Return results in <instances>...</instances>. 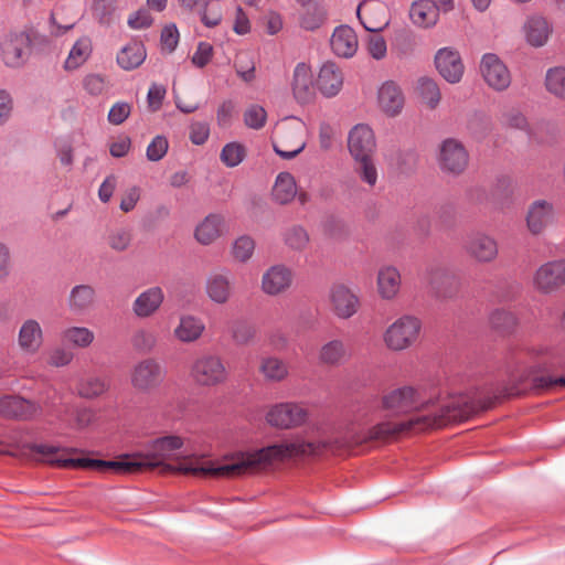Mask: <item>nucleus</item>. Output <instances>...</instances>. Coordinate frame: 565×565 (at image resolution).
Wrapping results in <instances>:
<instances>
[{"instance_id": "1", "label": "nucleus", "mask_w": 565, "mask_h": 565, "mask_svg": "<svg viewBox=\"0 0 565 565\" xmlns=\"http://www.w3.org/2000/svg\"><path fill=\"white\" fill-rule=\"evenodd\" d=\"M184 440L180 436H164L156 439L145 454L134 459L106 461L90 458H72L78 452L74 448L52 445H33L31 451L36 460L58 468H81L100 472L132 473L141 470H157L160 475H184L200 478H236L255 473L275 462L290 459L287 440L254 451L233 455L225 463L215 465L204 456L181 455Z\"/></svg>"}, {"instance_id": "2", "label": "nucleus", "mask_w": 565, "mask_h": 565, "mask_svg": "<svg viewBox=\"0 0 565 565\" xmlns=\"http://www.w3.org/2000/svg\"><path fill=\"white\" fill-rule=\"evenodd\" d=\"M382 408L395 416L415 413L409 419L392 423L382 422L369 429L330 433L316 428L287 440L290 459L343 455L355 447L374 440H386L404 433H422L440 428L450 423L467 420L478 407L467 395L450 396L440 404L425 399L413 386L394 388L382 396Z\"/></svg>"}, {"instance_id": "3", "label": "nucleus", "mask_w": 565, "mask_h": 565, "mask_svg": "<svg viewBox=\"0 0 565 565\" xmlns=\"http://www.w3.org/2000/svg\"><path fill=\"white\" fill-rule=\"evenodd\" d=\"M306 124L297 117L279 121L273 132L275 152L282 159H292L306 147Z\"/></svg>"}, {"instance_id": "4", "label": "nucleus", "mask_w": 565, "mask_h": 565, "mask_svg": "<svg viewBox=\"0 0 565 565\" xmlns=\"http://www.w3.org/2000/svg\"><path fill=\"white\" fill-rule=\"evenodd\" d=\"M189 374L196 386L204 388L223 385L230 377L224 359L211 352L198 355L190 365Z\"/></svg>"}, {"instance_id": "5", "label": "nucleus", "mask_w": 565, "mask_h": 565, "mask_svg": "<svg viewBox=\"0 0 565 565\" xmlns=\"http://www.w3.org/2000/svg\"><path fill=\"white\" fill-rule=\"evenodd\" d=\"M422 322L418 318L411 315L401 316L384 330L383 343L392 352L405 351L417 342Z\"/></svg>"}, {"instance_id": "6", "label": "nucleus", "mask_w": 565, "mask_h": 565, "mask_svg": "<svg viewBox=\"0 0 565 565\" xmlns=\"http://www.w3.org/2000/svg\"><path fill=\"white\" fill-rule=\"evenodd\" d=\"M32 52V41L26 32H11L0 41V56L2 62L12 68L23 66Z\"/></svg>"}, {"instance_id": "7", "label": "nucleus", "mask_w": 565, "mask_h": 565, "mask_svg": "<svg viewBox=\"0 0 565 565\" xmlns=\"http://www.w3.org/2000/svg\"><path fill=\"white\" fill-rule=\"evenodd\" d=\"M166 377L163 366L153 358L137 362L130 372V384L140 393H149L158 388Z\"/></svg>"}, {"instance_id": "8", "label": "nucleus", "mask_w": 565, "mask_h": 565, "mask_svg": "<svg viewBox=\"0 0 565 565\" xmlns=\"http://www.w3.org/2000/svg\"><path fill=\"white\" fill-rule=\"evenodd\" d=\"M463 250L475 263L489 265L499 257V243L494 236L478 231L467 237Z\"/></svg>"}, {"instance_id": "9", "label": "nucleus", "mask_w": 565, "mask_h": 565, "mask_svg": "<svg viewBox=\"0 0 565 565\" xmlns=\"http://www.w3.org/2000/svg\"><path fill=\"white\" fill-rule=\"evenodd\" d=\"M308 418L307 409L297 403H279L270 406L265 415L268 425L289 429L302 425Z\"/></svg>"}, {"instance_id": "10", "label": "nucleus", "mask_w": 565, "mask_h": 565, "mask_svg": "<svg viewBox=\"0 0 565 565\" xmlns=\"http://www.w3.org/2000/svg\"><path fill=\"white\" fill-rule=\"evenodd\" d=\"M469 154L463 145L457 139H446L439 146L438 163L448 174L459 175L468 167Z\"/></svg>"}, {"instance_id": "11", "label": "nucleus", "mask_w": 565, "mask_h": 565, "mask_svg": "<svg viewBox=\"0 0 565 565\" xmlns=\"http://www.w3.org/2000/svg\"><path fill=\"white\" fill-rule=\"evenodd\" d=\"M534 287L543 294H552L565 286V259L541 265L533 278Z\"/></svg>"}, {"instance_id": "12", "label": "nucleus", "mask_w": 565, "mask_h": 565, "mask_svg": "<svg viewBox=\"0 0 565 565\" xmlns=\"http://www.w3.org/2000/svg\"><path fill=\"white\" fill-rule=\"evenodd\" d=\"M480 72L484 82L494 90H505L511 84V74L507 65L493 53H487L480 62Z\"/></svg>"}, {"instance_id": "13", "label": "nucleus", "mask_w": 565, "mask_h": 565, "mask_svg": "<svg viewBox=\"0 0 565 565\" xmlns=\"http://www.w3.org/2000/svg\"><path fill=\"white\" fill-rule=\"evenodd\" d=\"M294 282V271L284 264L268 267L262 275L260 289L267 296H279L289 290Z\"/></svg>"}, {"instance_id": "14", "label": "nucleus", "mask_w": 565, "mask_h": 565, "mask_svg": "<svg viewBox=\"0 0 565 565\" xmlns=\"http://www.w3.org/2000/svg\"><path fill=\"white\" fill-rule=\"evenodd\" d=\"M330 309L339 319H350L360 309L359 296L348 286L339 284L330 289Z\"/></svg>"}, {"instance_id": "15", "label": "nucleus", "mask_w": 565, "mask_h": 565, "mask_svg": "<svg viewBox=\"0 0 565 565\" xmlns=\"http://www.w3.org/2000/svg\"><path fill=\"white\" fill-rule=\"evenodd\" d=\"M348 149L353 159L373 157L376 150L373 129L365 124L355 125L348 136Z\"/></svg>"}, {"instance_id": "16", "label": "nucleus", "mask_w": 565, "mask_h": 565, "mask_svg": "<svg viewBox=\"0 0 565 565\" xmlns=\"http://www.w3.org/2000/svg\"><path fill=\"white\" fill-rule=\"evenodd\" d=\"M44 344V331L41 323L34 318L23 320L17 335L18 349L24 355L38 354Z\"/></svg>"}, {"instance_id": "17", "label": "nucleus", "mask_w": 565, "mask_h": 565, "mask_svg": "<svg viewBox=\"0 0 565 565\" xmlns=\"http://www.w3.org/2000/svg\"><path fill=\"white\" fill-rule=\"evenodd\" d=\"M207 298L216 305L227 303L235 289L233 275L228 270H220L211 273L204 285Z\"/></svg>"}, {"instance_id": "18", "label": "nucleus", "mask_w": 565, "mask_h": 565, "mask_svg": "<svg viewBox=\"0 0 565 565\" xmlns=\"http://www.w3.org/2000/svg\"><path fill=\"white\" fill-rule=\"evenodd\" d=\"M290 89L298 104L306 105L315 99L313 74L309 64L298 63L290 78Z\"/></svg>"}, {"instance_id": "19", "label": "nucleus", "mask_w": 565, "mask_h": 565, "mask_svg": "<svg viewBox=\"0 0 565 565\" xmlns=\"http://www.w3.org/2000/svg\"><path fill=\"white\" fill-rule=\"evenodd\" d=\"M555 220L556 211L553 203L547 200H535L527 207L526 227L533 235L542 234Z\"/></svg>"}, {"instance_id": "20", "label": "nucleus", "mask_w": 565, "mask_h": 565, "mask_svg": "<svg viewBox=\"0 0 565 565\" xmlns=\"http://www.w3.org/2000/svg\"><path fill=\"white\" fill-rule=\"evenodd\" d=\"M356 13L367 32H381L390 23L387 8L380 1H363L359 4Z\"/></svg>"}, {"instance_id": "21", "label": "nucleus", "mask_w": 565, "mask_h": 565, "mask_svg": "<svg viewBox=\"0 0 565 565\" xmlns=\"http://www.w3.org/2000/svg\"><path fill=\"white\" fill-rule=\"evenodd\" d=\"M42 414V406L21 396L0 397V415L7 418L32 419Z\"/></svg>"}, {"instance_id": "22", "label": "nucleus", "mask_w": 565, "mask_h": 565, "mask_svg": "<svg viewBox=\"0 0 565 565\" xmlns=\"http://www.w3.org/2000/svg\"><path fill=\"white\" fill-rule=\"evenodd\" d=\"M402 290L401 271L393 265L381 266L376 273V294L383 301H395Z\"/></svg>"}, {"instance_id": "23", "label": "nucleus", "mask_w": 565, "mask_h": 565, "mask_svg": "<svg viewBox=\"0 0 565 565\" xmlns=\"http://www.w3.org/2000/svg\"><path fill=\"white\" fill-rule=\"evenodd\" d=\"M404 105V94L396 83L387 81L380 86L377 90V106L385 116L392 118L398 116Z\"/></svg>"}, {"instance_id": "24", "label": "nucleus", "mask_w": 565, "mask_h": 565, "mask_svg": "<svg viewBox=\"0 0 565 565\" xmlns=\"http://www.w3.org/2000/svg\"><path fill=\"white\" fill-rule=\"evenodd\" d=\"M164 301V291L159 286H152L140 292L132 301L131 310L139 319L156 315Z\"/></svg>"}, {"instance_id": "25", "label": "nucleus", "mask_w": 565, "mask_h": 565, "mask_svg": "<svg viewBox=\"0 0 565 565\" xmlns=\"http://www.w3.org/2000/svg\"><path fill=\"white\" fill-rule=\"evenodd\" d=\"M66 303L70 312L76 316L92 311L97 303L95 287L89 284L75 285L70 290Z\"/></svg>"}, {"instance_id": "26", "label": "nucleus", "mask_w": 565, "mask_h": 565, "mask_svg": "<svg viewBox=\"0 0 565 565\" xmlns=\"http://www.w3.org/2000/svg\"><path fill=\"white\" fill-rule=\"evenodd\" d=\"M439 74L449 83H458L463 75V64L457 51L440 49L435 57Z\"/></svg>"}, {"instance_id": "27", "label": "nucleus", "mask_w": 565, "mask_h": 565, "mask_svg": "<svg viewBox=\"0 0 565 565\" xmlns=\"http://www.w3.org/2000/svg\"><path fill=\"white\" fill-rule=\"evenodd\" d=\"M343 73L332 62L324 63L318 73L316 85L318 90L327 98L337 96L343 87Z\"/></svg>"}, {"instance_id": "28", "label": "nucleus", "mask_w": 565, "mask_h": 565, "mask_svg": "<svg viewBox=\"0 0 565 565\" xmlns=\"http://www.w3.org/2000/svg\"><path fill=\"white\" fill-rule=\"evenodd\" d=\"M330 45L332 52L339 57H352L359 47L355 31L349 25L337 26L331 35Z\"/></svg>"}, {"instance_id": "29", "label": "nucleus", "mask_w": 565, "mask_h": 565, "mask_svg": "<svg viewBox=\"0 0 565 565\" xmlns=\"http://www.w3.org/2000/svg\"><path fill=\"white\" fill-rule=\"evenodd\" d=\"M350 359L345 343L340 339H333L318 351V362L323 366L335 367L344 364Z\"/></svg>"}, {"instance_id": "30", "label": "nucleus", "mask_w": 565, "mask_h": 565, "mask_svg": "<svg viewBox=\"0 0 565 565\" xmlns=\"http://www.w3.org/2000/svg\"><path fill=\"white\" fill-rule=\"evenodd\" d=\"M526 42L534 47L546 44L552 34V26L547 20L540 15L530 17L523 26Z\"/></svg>"}, {"instance_id": "31", "label": "nucleus", "mask_w": 565, "mask_h": 565, "mask_svg": "<svg viewBox=\"0 0 565 565\" xmlns=\"http://www.w3.org/2000/svg\"><path fill=\"white\" fill-rule=\"evenodd\" d=\"M205 330L201 318L193 315H182L173 330V335L182 343H192L199 340Z\"/></svg>"}, {"instance_id": "32", "label": "nucleus", "mask_w": 565, "mask_h": 565, "mask_svg": "<svg viewBox=\"0 0 565 565\" xmlns=\"http://www.w3.org/2000/svg\"><path fill=\"white\" fill-rule=\"evenodd\" d=\"M429 284L437 296L441 298L454 297L459 287L458 277L454 273L443 268L434 269L430 273Z\"/></svg>"}, {"instance_id": "33", "label": "nucleus", "mask_w": 565, "mask_h": 565, "mask_svg": "<svg viewBox=\"0 0 565 565\" xmlns=\"http://www.w3.org/2000/svg\"><path fill=\"white\" fill-rule=\"evenodd\" d=\"M93 53V40L89 35L79 36L72 45L64 61L66 71H75L84 65Z\"/></svg>"}, {"instance_id": "34", "label": "nucleus", "mask_w": 565, "mask_h": 565, "mask_svg": "<svg viewBox=\"0 0 565 565\" xmlns=\"http://www.w3.org/2000/svg\"><path fill=\"white\" fill-rule=\"evenodd\" d=\"M409 17L414 24L430 28L438 21L439 8L431 0H418L412 4Z\"/></svg>"}, {"instance_id": "35", "label": "nucleus", "mask_w": 565, "mask_h": 565, "mask_svg": "<svg viewBox=\"0 0 565 565\" xmlns=\"http://www.w3.org/2000/svg\"><path fill=\"white\" fill-rule=\"evenodd\" d=\"M224 218L218 214L207 215L195 228L194 236L202 245H210L217 239L223 232Z\"/></svg>"}, {"instance_id": "36", "label": "nucleus", "mask_w": 565, "mask_h": 565, "mask_svg": "<svg viewBox=\"0 0 565 565\" xmlns=\"http://www.w3.org/2000/svg\"><path fill=\"white\" fill-rule=\"evenodd\" d=\"M146 56L145 45L141 42L132 41L118 52L117 63L122 70L131 71L139 67Z\"/></svg>"}, {"instance_id": "37", "label": "nucleus", "mask_w": 565, "mask_h": 565, "mask_svg": "<svg viewBox=\"0 0 565 565\" xmlns=\"http://www.w3.org/2000/svg\"><path fill=\"white\" fill-rule=\"evenodd\" d=\"M61 339L72 348L87 349L95 341V332L87 327L70 326L62 330Z\"/></svg>"}, {"instance_id": "38", "label": "nucleus", "mask_w": 565, "mask_h": 565, "mask_svg": "<svg viewBox=\"0 0 565 565\" xmlns=\"http://www.w3.org/2000/svg\"><path fill=\"white\" fill-rule=\"evenodd\" d=\"M273 199L279 204L290 203L297 194L295 178L288 172H280L273 186Z\"/></svg>"}, {"instance_id": "39", "label": "nucleus", "mask_w": 565, "mask_h": 565, "mask_svg": "<svg viewBox=\"0 0 565 565\" xmlns=\"http://www.w3.org/2000/svg\"><path fill=\"white\" fill-rule=\"evenodd\" d=\"M259 372L267 381L282 382L289 375V367L287 362L277 356H266L260 360Z\"/></svg>"}, {"instance_id": "40", "label": "nucleus", "mask_w": 565, "mask_h": 565, "mask_svg": "<svg viewBox=\"0 0 565 565\" xmlns=\"http://www.w3.org/2000/svg\"><path fill=\"white\" fill-rule=\"evenodd\" d=\"M416 92L420 102L429 109H435L441 99V93L437 83L428 77L417 81Z\"/></svg>"}, {"instance_id": "41", "label": "nucleus", "mask_w": 565, "mask_h": 565, "mask_svg": "<svg viewBox=\"0 0 565 565\" xmlns=\"http://www.w3.org/2000/svg\"><path fill=\"white\" fill-rule=\"evenodd\" d=\"M301 7L303 11L300 17V25L303 29L313 31L323 24L327 17L323 6L311 0L308 4Z\"/></svg>"}, {"instance_id": "42", "label": "nucleus", "mask_w": 565, "mask_h": 565, "mask_svg": "<svg viewBox=\"0 0 565 565\" xmlns=\"http://www.w3.org/2000/svg\"><path fill=\"white\" fill-rule=\"evenodd\" d=\"M544 86L547 93L559 100H565V67L554 66L546 71Z\"/></svg>"}, {"instance_id": "43", "label": "nucleus", "mask_w": 565, "mask_h": 565, "mask_svg": "<svg viewBox=\"0 0 565 565\" xmlns=\"http://www.w3.org/2000/svg\"><path fill=\"white\" fill-rule=\"evenodd\" d=\"M518 320L513 312L497 308L489 315V324L500 333H510L516 327Z\"/></svg>"}, {"instance_id": "44", "label": "nucleus", "mask_w": 565, "mask_h": 565, "mask_svg": "<svg viewBox=\"0 0 565 565\" xmlns=\"http://www.w3.org/2000/svg\"><path fill=\"white\" fill-rule=\"evenodd\" d=\"M109 388V383L102 376H89L78 385V394L84 398H96Z\"/></svg>"}, {"instance_id": "45", "label": "nucleus", "mask_w": 565, "mask_h": 565, "mask_svg": "<svg viewBox=\"0 0 565 565\" xmlns=\"http://www.w3.org/2000/svg\"><path fill=\"white\" fill-rule=\"evenodd\" d=\"M353 160L355 161L354 172L359 179L369 188H374L379 180V172L373 157Z\"/></svg>"}, {"instance_id": "46", "label": "nucleus", "mask_w": 565, "mask_h": 565, "mask_svg": "<svg viewBox=\"0 0 565 565\" xmlns=\"http://www.w3.org/2000/svg\"><path fill=\"white\" fill-rule=\"evenodd\" d=\"M284 243L292 250L301 252L307 248L310 237L306 228L300 225H292L284 232Z\"/></svg>"}, {"instance_id": "47", "label": "nucleus", "mask_w": 565, "mask_h": 565, "mask_svg": "<svg viewBox=\"0 0 565 565\" xmlns=\"http://www.w3.org/2000/svg\"><path fill=\"white\" fill-rule=\"evenodd\" d=\"M132 348L140 353H150L158 343V337L154 331L146 328L137 329L130 339Z\"/></svg>"}, {"instance_id": "48", "label": "nucleus", "mask_w": 565, "mask_h": 565, "mask_svg": "<svg viewBox=\"0 0 565 565\" xmlns=\"http://www.w3.org/2000/svg\"><path fill=\"white\" fill-rule=\"evenodd\" d=\"M500 122L503 127L518 129L522 131L529 130V121L523 111L516 107H507L501 111Z\"/></svg>"}, {"instance_id": "49", "label": "nucleus", "mask_w": 565, "mask_h": 565, "mask_svg": "<svg viewBox=\"0 0 565 565\" xmlns=\"http://www.w3.org/2000/svg\"><path fill=\"white\" fill-rule=\"evenodd\" d=\"M246 149L238 142L226 143L221 151V161L228 168L237 167L245 158Z\"/></svg>"}, {"instance_id": "50", "label": "nucleus", "mask_w": 565, "mask_h": 565, "mask_svg": "<svg viewBox=\"0 0 565 565\" xmlns=\"http://www.w3.org/2000/svg\"><path fill=\"white\" fill-rule=\"evenodd\" d=\"M255 250V242L250 236L243 235L236 238L232 246V255L239 263L248 262Z\"/></svg>"}, {"instance_id": "51", "label": "nucleus", "mask_w": 565, "mask_h": 565, "mask_svg": "<svg viewBox=\"0 0 565 565\" xmlns=\"http://www.w3.org/2000/svg\"><path fill=\"white\" fill-rule=\"evenodd\" d=\"M267 120V113L259 105H250L244 111V122L248 128L258 130L263 128Z\"/></svg>"}, {"instance_id": "52", "label": "nucleus", "mask_w": 565, "mask_h": 565, "mask_svg": "<svg viewBox=\"0 0 565 565\" xmlns=\"http://www.w3.org/2000/svg\"><path fill=\"white\" fill-rule=\"evenodd\" d=\"M117 9V0H94L93 14L99 23H109Z\"/></svg>"}, {"instance_id": "53", "label": "nucleus", "mask_w": 565, "mask_h": 565, "mask_svg": "<svg viewBox=\"0 0 565 565\" xmlns=\"http://www.w3.org/2000/svg\"><path fill=\"white\" fill-rule=\"evenodd\" d=\"M532 385L539 391L552 392L565 387V376L535 375Z\"/></svg>"}, {"instance_id": "54", "label": "nucleus", "mask_w": 565, "mask_h": 565, "mask_svg": "<svg viewBox=\"0 0 565 565\" xmlns=\"http://www.w3.org/2000/svg\"><path fill=\"white\" fill-rule=\"evenodd\" d=\"M366 49L375 60L384 58L387 52L386 42L380 32H370L366 38Z\"/></svg>"}, {"instance_id": "55", "label": "nucleus", "mask_w": 565, "mask_h": 565, "mask_svg": "<svg viewBox=\"0 0 565 565\" xmlns=\"http://www.w3.org/2000/svg\"><path fill=\"white\" fill-rule=\"evenodd\" d=\"M168 149V139L162 135H158L151 140V142L147 147V159L153 162L159 161L167 154Z\"/></svg>"}, {"instance_id": "56", "label": "nucleus", "mask_w": 565, "mask_h": 565, "mask_svg": "<svg viewBox=\"0 0 565 565\" xmlns=\"http://www.w3.org/2000/svg\"><path fill=\"white\" fill-rule=\"evenodd\" d=\"M74 353L63 347L52 349L47 356V364L53 367H64L72 363Z\"/></svg>"}, {"instance_id": "57", "label": "nucleus", "mask_w": 565, "mask_h": 565, "mask_svg": "<svg viewBox=\"0 0 565 565\" xmlns=\"http://www.w3.org/2000/svg\"><path fill=\"white\" fill-rule=\"evenodd\" d=\"M213 54L214 49L212 44L204 41L199 42L196 50L191 57V62L194 66L203 68L211 62Z\"/></svg>"}, {"instance_id": "58", "label": "nucleus", "mask_w": 565, "mask_h": 565, "mask_svg": "<svg viewBox=\"0 0 565 565\" xmlns=\"http://www.w3.org/2000/svg\"><path fill=\"white\" fill-rule=\"evenodd\" d=\"M131 113V105L125 102L115 103L108 113V121L113 125L122 124Z\"/></svg>"}, {"instance_id": "59", "label": "nucleus", "mask_w": 565, "mask_h": 565, "mask_svg": "<svg viewBox=\"0 0 565 565\" xmlns=\"http://www.w3.org/2000/svg\"><path fill=\"white\" fill-rule=\"evenodd\" d=\"M84 88L90 95H100L107 89L106 78L98 74H89L84 78Z\"/></svg>"}, {"instance_id": "60", "label": "nucleus", "mask_w": 565, "mask_h": 565, "mask_svg": "<svg viewBox=\"0 0 565 565\" xmlns=\"http://www.w3.org/2000/svg\"><path fill=\"white\" fill-rule=\"evenodd\" d=\"M72 415L74 424L71 426L75 429H84L95 420L94 411L87 407H77L73 411Z\"/></svg>"}, {"instance_id": "61", "label": "nucleus", "mask_w": 565, "mask_h": 565, "mask_svg": "<svg viewBox=\"0 0 565 565\" xmlns=\"http://www.w3.org/2000/svg\"><path fill=\"white\" fill-rule=\"evenodd\" d=\"M179 43V31L174 24L167 25L161 32V46L162 50L171 53L175 50Z\"/></svg>"}, {"instance_id": "62", "label": "nucleus", "mask_w": 565, "mask_h": 565, "mask_svg": "<svg viewBox=\"0 0 565 565\" xmlns=\"http://www.w3.org/2000/svg\"><path fill=\"white\" fill-rule=\"evenodd\" d=\"M255 329L246 323H236L233 327L232 335L237 344H248L255 338Z\"/></svg>"}, {"instance_id": "63", "label": "nucleus", "mask_w": 565, "mask_h": 565, "mask_svg": "<svg viewBox=\"0 0 565 565\" xmlns=\"http://www.w3.org/2000/svg\"><path fill=\"white\" fill-rule=\"evenodd\" d=\"M210 136V127L205 122L195 121L190 126V140L192 143L201 146L205 143Z\"/></svg>"}, {"instance_id": "64", "label": "nucleus", "mask_w": 565, "mask_h": 565, "mask_svg": "<svg viewBox=\"0 0 565 565\" xmlns=\"http://www.w3.org/2000/svg\"><path fill=\"white\" fill-rule=\"evenodd\" d=\"M166 96V88L163 86L152 84L148 90L147 103L151 111H157L162 105Z\"/></svg>"}]
</instances>
